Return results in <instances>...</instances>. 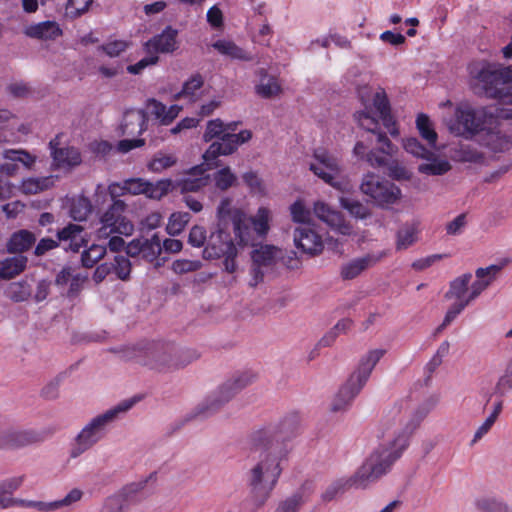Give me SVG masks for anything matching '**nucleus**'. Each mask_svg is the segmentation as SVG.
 I'll list each match as a JSON object with an SVG mask.
<instances>
[{
	"instance_id": "f257e3e1",
	"label": "nucleus",
	"mask_w": 512,
	"mask_h": 512,
	"mask_svg": "<svg viewBox=\"0 0 512 512\" xmlns=\"http://www.w3.org/2000/svg\"><path fill=\"white\" fill-rule=\"evenodd\" d=\"M289 450L285 446L257 447L251 445L253 463L245 472V483L249 489L253 511L265 506L282 474V463Z\"/></svg>"
},
{
	"instance_id": "f03ea898",
	"label": "nucleus",
	"mask_w": 512,
	"mask_h": 512,
	"mask_svg": "<svg viewBox=\"0 0 512 512\" xmlns=\"http://www.w3.org/2000/svg\"><path fill=\"white\" fill-rule=\"evenodd\" d=\"M406 448L405 436H395L392 441L376 448L354 473L358 487L365 489L387 474Z\"/></svg>"
},
{
	"instance_id": "7ed1b4c3",
	"label": "nucleus",
	"mask_w": 512,
	"mask_h": 512,
	"mask_svg": "<svg viewBox=\"0 0 512 512\" xmlns=\"http://www.w3.org/2000/svg\"><path fill=\"white\" fill-rule=\"evenodd\" d=\"M469 74L488 98L512 105V68L486 62L473 63Z\"/></svg>"
},
{
	"instance_id": "20e7f679",
	"label": "nucleus",
	"mask_w": 512,
	"mask_h": 512,
	"mask_svg": "<svg viewBox=\"0 0 512 512\" xmlns=\"http://www.w3.org/2000/svg\"><path fill=\"white\" fill-rule=\"evenodd\" d=\"M138 400L139 398L137 397L123 400L103 414L92 418L75 437L70 449V457L78 458L101 441L107 433L108 426L120 413H125L130 410Z\"/></svg>"
},
{
	"instance_id": "39448f33",
	"label": "nucleus",
	"mask_w": 512,
	"mask_h": 512,
	"mask_svg": "<svg viewBox=\"0 0 512 512\" xmlns=\"http://www.w3.org/2000/svg\"><path fill=\"white\" fill-rule=\"evenodd\" d=\"M386 353L385 349H374L361 357L357 369L339 389L331 403V411H345L366 385L374 367Z\"/></svg>"
},
{
	"instance_id": "423d86ee",
	"label": "nucleus",
	"mask_w": 512,
	"mask_h": 512,
	"mask_svg": "<svg viewBox=\"0 0 512 512\" xmlns=\"http://www.w3.org/2000/svg\"><path fill=\"white\" fill-rule=\"evenodd\" d=\"M143 365L159 372H172L182 369L199 358L196 350L181 348L171 342L151 345Z\"/></svg>"
},
{
	"instance_id": "0eeeda50",
	"label": "nucleus",
	"mask_w": 512,
	"mask_h": 512,
	"mask_svg": "<svg viewBox=\"0 0 512 512\" xmlns=\"http://www.w3.org/2000/svg\"><path fill=\"white\" fill-rule=\"evenodd\" d=\"M256 378V374L248 371L234 374L194 409L192 417H209L215 414L240 391L254 383Z\"/></svg>"
},
{
	"instance_id": "6e6552de",
	"label": "nucleus",
	"mask_w": 512,
	"mask_h": 512,
	"mask_svg": "<svg viewBox=\"0 0 512 512\" xmlns=\"http://www.w3.org/2000/svg\"><path fill=\"white\" fill-rule=\"evenodd\" d=\"M299 423L297 413H288L276 421L255 429L249 436V443L257 447L271 448L278 445L287 448L285 442L297 435Z\"/></svg>"
},
{
	"instance_id": "1a4fd4ad",
	"label": "nucleus",
	"mask_w": 512,
	"mask_h": 512,
	"mask_svg": "<svg viewBox=\"0 0 512 512\" xmlns=\"http://www.w3.org/2000/svg\"><path fill=\"white\" fill-rule=\"evenodd\" d=\"M494 124V114L491 107L473 108L468 104L458 106L454 113V119L448 123L451 133L465 138H471L487 125Z\"/></svg>"
},
{
	"instance_id": "9d476101",
	"label": "nucleus",
	"mask_w": 512,
	"mask_h": 512,
	"mask_svg": "<svg viewBox=\"0 0 512 512\" xmlns=\"http://www.w3.org/2000/svg\"><path fill=\"white\" fill-rule=\"evenodd\" d=\"M202 255L207 260L224 258V270L228 273L236 271L238 250L230 235L229 227L215 225L211 229Z\"/></svg>"
},
{
	"instance_id": "9b49d317",
	"label": "nucleus",
	"mask_w": 512,
	"mask_h": 512,
	"mask_svg": "<svg viewBox=\"0 0 512 512\" xmlns=\"http://www.w3.org/2000/svg\"><path fill=\"white\" fill-rule=\"evenodd\" d=\"M396 146L390 141L386 133H378L359 140L353 149L358 158L365 160L374 168L386 167L393 157Z\"/></svg>"
},
{
	"instance_id": "f8f14e48",
	"label": "nucleus",
	"mask_w": 512,
	"mask_h": 512,
	"mask_svg": "<svg viewBox=\"0 0 512 512\" xmlns=\"http://www.w3.org/2000/svg\"><path fill=\"white\" fill-rule=\"evenodd\" d=\"M115 184L109 186V193L113 199L112 204L101 215V227L97 230L98 238H108L111 234L130 236L134 231L133 223L124 216L127 208L123 200L116 199Z\"/></svg>"
},
{
	"instance_id": "ddd939ff",
	"label": "nucleus",
	"mask_w": 512,
	"mask_h": 512,
	"mask_svg": "<svg viewBox=\"0 0 512 512\" xmlns=\"http://www.w3.org/2000/svg\"><path fill=\"white\" fill-rule=\"evenodd\" d=\"M88 240V234L84 231L83 226L69 223L57 232V240L42 238L36 245L34 254L38 257L43 256L47 252L57 248L59 242L68 243L64 247L66 251L78 252L82 247L87 246Z\"/></svg>"
},
{
	"instance_id": "4468645a",
	"label": "nucleus",
	"mask_w": 512,
	"mask_h": 512,
	"mask_svg": "<svg viewBox=\"0 0 512 512\" xmlns=\"http://www.w3.org/2000/svg\"><path fill=\"white\" fill-rule=\"evenodd\" d=\"M233 225V231L237 245L246 246L251 242V230L248 227V216L239 208L232 207L230 198H223L217 207L216 225L229 227Z\"/></svg>"
},
{
	"instance_id": "2eb2a0df",
	"label": "nucleus",
	"mask_w": 512,
	"mask_h": 512,
	"mask_svg": "<svg viewBox=\"0 0 512 512\" xmlns=\"http://www.w3.org/2000/svg\"><path fill=\"white\" fill-rule=\"evenodd\" d=\"M360 189L381 208H388L397 203L402 195L397 185L373 173L364 176Z\"/></svg>"
},
{
	"instance_id": "dca6fc26",
	"label": "nucleus",
	"mask_w": 512,
	"mask_h": 512,
	"mask_svg": "<svg viewBox=\"0 0 512 512\" xmlns=\"http://www.w3.org/2000/svg\"><path fill=\"white\" fill-rule=\"evenodd\" d=\"M316 163L310 164V170L330 186L341 189V183L336 181V176L341 168L339 160L323 148H318L314 152Z\"/></svg>"
},
{
	"instance_id": "f3484780",
	"label": "nucleus",
	"mask_w": 512,
	"mask_h": 512,
	"mask_svg": "<svg viewBox=\"0 0 512 512\" xmlns=\"http://www.w3.org/2000/svg\"><path fill=\"white\" fill-rule=\"evenodd\" d=\"M295 246L309 255H317L323 250L321 236L310 225H301L294 230Z\"/></svg>"
},
{
	"instance_id": "a211bd4d",
	"label": "nucleus",
	"mask_w": 512,
	"mask_h": 512,
	"mask_svg": "<svg viewBox=\"0 0 512 512\" xmlns=\"http://www.w3.org/2000/svg\"><path fill=\"white\" fill-rule=\"evenodd\" d=\"M42 437L33 430H6L0 433V448L18 449L37 442Z\"/></svg>"
},
{
	"instance_id": "6ab92c4d",
	"label": "nucleus",
	"mask_w": 512,
	"mask_h": 512,
	"mask_svg": "<svg viewBox=\"0 0 512 512\" xmlns=\"http://www.w3.org/2000/svg\"><path fill=\"white\" fill-rule=\"evenodd\" d=\"M178 30L167 26L160 34L153 36L145 43L148 52L168 54L173 53L179 47Z\"/></svg>"
},
{
	"instance_id": "aec40b11",
	"label": "nucleus",
	"mask_w": 512,
	"mask_h": 512,
	"mask_svg": "<svg viewBox=\"0 0 512 512\" xmlns=\"http://www.w3.org/2000/svg\"><path fill=\"white\" fill-rule=\"evenodd\" d=\"M437 402L438 399L436 397H429L423 402H421L410 413L409 418L404 423V426L401 428V431L397 434V436H405L407 438L408 443L409 437L420 426V424L427 417V415L435 408Z\"/></svg>"
},
{
	"instance_id": "412c9836",
	"label": "nucleus",
	"mask_w": 512,
	"mask_h": 512,
	"mask_svg": "<svg viewBox=\"0 0 512 512\" xmlns=\"http://www.w3.org/2000/svg\"><path fill=\"white\" fill-rule=\"evenodd\" d=\"M232 133H225L219 139L210 144L208 149L203 155L205 163L209 168H215L219 166L217 158L221 155H230L238 148L234 141Z\"/></svg>"
},
{
	"instance_id": "4be33fe9",
	"label": "nucleus",
	"mask_w": 512,
	"mask_h": 512,
	"mask_svg": "<svg viewBox=\"0 0 512 512\" xmlns=\"http://www.w3.org/2000/svg\"><path fill=\"white\" fill-rule=\"evenodd\" d=\"M313 210L321 221L337 229L341 234L349 235L351 233V226L344 221L342 214L326 203L322 201L315 202Z\"/></svg>"
},
{
	"instance_id": "5701e85b",
	"label": "nucleus",
	"mask_w": 512,
	"mask_h": 512,
	"mask_svg": "<svg viewBox=\"0 0 512 512\" xmlns=\"http://www.w3.org/2000/svg\"><path fill=\"white\" fill-rule=\"evenodd\" d=\"M387 255L385 251L379 253H370L363 257L353 259L341 268V276L345 280H351L357 277L362 271L375 265Z\"/></svg>"
},
{
	"instance_id": "b1692460",
	"label": "nucleus",
	"mask_w": 512,
	"mask_h": 512,
	"mask_svg": "<svg viewBox=\"0 0 512 512\" xmlns=\"http://www.w3.org/2000/svg\"><path fill=\"white\" fill-rule=\"evenodd\" d=\"M202 166H195L189 172L187 177L173 181V190H179L181 193L197 192L209 183V176L203 175Z\"/></svg>"
},
{
	"instance_id": "393cba45",
	"label": "nucleus",
	"mask_w": 512,
	"mask_h": 512,
	"mask_svg": "<svg viewBox=\"0 0 512 512\" xmlns=\"http://www.w3.org/2000/svg\"><path fill=\"white\" fill-rule=\"evenodd\" d=\"M56 140H51L49 146L51 148V156L55 165L59 168H70L78 166L81 161V154L74 147L57 148Z\"/></svg>"
},
{
	"instance_id": "a878e982",
	"label": "nucleus",
	"mask_w": 512,
	"mask_h": 512,
	"mask_svg": "<svg viewBox=\"0 0 512 512\" xmlns=\"http://www.w3.org/2000/svg\"><path fill=\"white\" fill-rule=\"evenodd\" d=\"M501 270L498 265H490L486 268H478L475 272L477 280L471 284L470 293L465 301L468 304L475 300L495 279L496 274Z\"/></svg>"
},
{
	"instance_id": "bb28decb",
	"label": "nucleus",
	"mask_w": 512,
	"mask_h": 512,
	"mask_svg": "<svg viewBox=\"0 0 512 512\" xmlns=\"http://www.w3.org/2000/svg\"><path fill=\"white\" fill-rule=\"evenodd\" d=\"M373 106L379 114L383 125L388 129L391 135L395 136L398 131L394 127L395 121L391 114L390 102L383 88H379L373 97Z\"/></svg>"
},
{
	"instance_id": "cd10ccee",
	"label": "nucleus",
	"mask_w": 512,
	"mask_h": 512,
	"mask_svg": "<svg viewBox=\"0 0 512 512\" xmlns=\"http://www.w3.org/2000/svg\"><path fill=\"white\" fill-rule=\"evenodd\" d=\"M24 476H14L0 482V508L6 509L23 504V499L13 498L12 494L19 489Z\"/></svg>"
},
{
	"instance_id": "c85d7f7f",
	"label": "nucleus",
	"mask_w": 512,
	"mask_h": 512,
	"mask_svg": "<svg viewBox=\"0 0 512 512\" xmlns=\"http://www.w3.org/2000/svg\"><path fill=\"white\" fill-rule=\"evenodd\" d=\"M148 119L143 110H130L124 114L121 124L123 134H142L147 129Z\"/></svg>"
},
{
	"instance_id": "c756f323",
	"label": "nucleus",
	"mask_w": 512,
	"mask_h": 512,
	"mask_svg": "<svg viewBox=\"0 0 512 512\" xmlns=\"http://www.w3.org/2000/svg\"><path fill=\"white\" fill-rule=\"evenodd\" d=\"M36 235L25 229L14 232L8 242L7 251L11 254L23 253L28 251L36 242Z\"/></svg>"
},
{
	"instance_id": "7c9ffc66",
	"label": "nucleus",
	"mask_w": 512,
	"mask_h": 512,
	"mask_svg": "<svg viewBox=\"0 0 512 512\" xmlns=\"http://www.w3.org/2000/svg\"><path fill=\"white\" fill-rule=\"evenodd\" d=\"M271 219V212L266 207H260L254 217H248V227L251 230V242L249 245L254 246L253 234H257L258 237L264 238L269 229V221ZM248 246V244L246 245Z\"/></svg>"
},
{
	"instance_id": "2f4dec72",
	"label": "nucleus",
	"mask_w": 512,
	"mask_h": 512,
	"mask_svg": "<svg viewBox=\"0 0 512 512\" xmlns=\"http://www.w3.org/2000/svg\"><path fill=\"white\" fill-rule=\"evenodd\" d=\"M203 85V76L199 73L193 74L183 83L182 89L177 94H175V99H187L191 102H195L200 99V90Z\"/></svg>"
},
{
	"instance_id": "473e14b6",
	"label": "nucleus",
	"mask_w": 512,
	"mask_h": 512,
	"mask_svg": "<svg viewBox=\"0 0 512 512\" xmlns=\"http://www.w3.org/2000/svg\"><path fill=\"white\" fill-rule=\"evenodd\" d=\"M27 257L23 255L8 257L0 261V278L11 279L22 273L27 265Z\"/></svg>"
},
{
	"instance_id": "72a5a7b5",
	"label": "nucleus",
	"mask_w": 512,
	"mask_h": 512,
	"mask_svg": "<svg viewBox=\"0 0 512 512\" xmlns=\"http://www.w3.org/2000/svg\"><path fill=\"white\" fill-rule=\"evenodd\" d=\"M59 25L52 21H45L27 28L26 34L37 39H55L61 35Z\"/></svg>"
},
{
	"instance_id": "f704fd0d",
	"label": "nucleus",
	"mask_w": 512,
	"mask_h": 512,
	"mask_svg": "<svg viewBox=\"0 0 512 512\" xmlns=\"http://www.w3.org/2000/svg\"><path fill=\"white\" fill-rule=\"evenodd\" d=\"M472 279L471 273H465L450 282L449 290L445 293L448 300L456 299L457 301L465 300V295L469 290V284Z\"/></svg>"
},
{
	"instance_id": "c9c22d12",
	"label": "nucleus",
	"mask_w": 512,
	"mask_h": 512,
	"mask_svg": "<svg viewBox=\"0 0 512 512\" xmlns=\"http://www.w3.org/2000/svg\"><path fill=\"white\" fill-rule=\"evenodd\" d=\"M352 487L361 489L358 487V481L355 479V474L348 478L337 479L332 484H330L323 492L322 499L325 502H329L333 500L337 495L344 493L347 489Z\"/></svg>"
},
{
	"instance_id": "e433bc0d",
	"label": "nucleus",
	"mask_w": 512,
	"mask_h": 512,
	"mask_svg": "<svg viewBox=\"0 0 512 512\" xmlns=\"http://www.w3.org/2000/svg\"><path fill=\"white\" fill-rule=\"evenodd\" d=\"M259 75L261 80L255 90L260 97L269 99L281 92V87L275 77H268L264 69L259 70Z\"/></svg>"
},
{
	"instance_id": "4c0bfd02",
	"label": "nucleus",
	"mask_w": 512,
	"mask_h": 512,
	"mask_svg": "<svg viewBox=\"0 0 512 512\" xmlns=\"http://www.w3.org/2000/svg\"><path fill=\"white\" fill-rule=\"evenodd\" d=\"M31 294L32 287L27 280L11 282L6 288V296L13 302L27 301Z\"/></svg>"
},
{
	"instance_id": "58836bf2",
	"label": "nucleus",
	"mask_w": 512,
	"mask_h": 512,
	"mask_svg": "<svg viewBox=\"0 0 512 512\" xmlns=\"http://www.w3.org/2000/svg\"><path fill=\"white\" fill-rule=\"evenodd\" d=\"M277 248L272 245H262L251 253L254 265L265 268L271 267L276 261Z\"/></svg>"
},
{
	"instance_id": "ea45409f",
	"label": "nucleus",
	"mask_w": 512,
	"mask_h": 512,
	"mask_svg": "<svg viewBox=\"0 0 512 512\" xmlns=\"http://www.w3.org/2000/svg\"><path fill=\"white\" fill-rule=\"evenodd\" d=\"M354 117L359 126L366 131V137L372 135L376 136L378 133H384L380 130L378 120L371 115L368 107L363 111L356 112ZM362 138L364 139L365 136L363 135Z\"/></svg>"
},
{
	"instance_id": "a19ab883",
	"label": "nucleus",
	"mask_w": 512,
	"mask_h": 512,
	"mask_svg": "<svg viewBox=\"0 0 512 512\" xmlns=\"http://www.w3.org/2000/svg\"><path fill=\"white\" fill-rule=\"evenodd\" d=\"M219 53L230 56L234 59H240L245 61L252 60L242 48L238 47L235 43L226 40H218L212 45Z\"/></svg>"
},
{
	"instance_id": "79ce46f5",
	"label": "nucleus",
	"mask_w": 512,
	"mask_h": 512,
	"mask_svg": "<svg viewBox=\"0 0 512 512\" xmlns=\"http://www.w3.org/2000/svg\"><path fill=\"white\" fill-rule=\"evenodd\" d=\"M427 161V163H422L418 167V171L422 174L440 176L447 173L451 169V164L449 161L438 159L435 154L431 160Z\"/></svg>"
},
{
	"instance_id": "37998d69",
	"label": "nucleus",
	"mask_w": 512,
	"mask_h": 512,
	"mask_svg": "<svg viewBox=\"0 0 512 512\" xmlns=\"http://www.w3.org/2000/svg\"><path fill=\"white\" fill-rule=\"evenodd\" d=\"M416 126L421 137L428 142L431 148H434L436 146L438 136L429 117L426 114H419L416 119Z\"/></svg>"
},
{
	"instance_id": "c03bdc74",
	"label": "nucleus",
	"mask_w": 512,
	"mask_h": 512,
	"mask_svg": "<svg viewBox=\"0 0 512 512\" xmlns=\"http://www.w3.org/2000/svg\"><path fill=\"white\" fill-rule=\"evenodd\" d=\"M4 160L11 163L22 164L26 168H31L36 158L24 149H5L2 152Z\"/></svg>"
},
{
	"instance_id": "a18cd8bd",
	"label": "nucleus",
	"mask_w": 512,
	"mask_h": 512,
	"mask_svg": "<svg viewBox=\"0 0 512 512\" xmlns=\"http://www.w3.org/2000/svg\"><path fill=\"white\" fill-rule=\"evenodd\" d=\"M417 241V229L413 225H405L396 235V250H406Z\"/></svg>"
},
{
	"instance_id": "49530a36",
	"label": "nucleus",
	"mask_w": 512,
	"mask_h": 512,
	"mask_svg": "<svg viewBox=\"0 0 512 512\" xmlns=\"http://www.w3.org/2000/svg\"><path fill=\"white\" fill-rule=\"evenodd\" d=\"M162 247L160 238L154 234L150 239L142 238L141 256L148 262H153L161 254Z\"/></svg>"
},
{
	"instance_id": "de8ad7c7",
	"label": "nucleus",
	"mask_w": 512,
	"mask_h": 512,
	"mask_svg": "<svg viewBox=\"0 0 512 512\" xmlns=\"http://www.w3.org/2000/svg\"><path fill=\"white\" fill-rule=\"evenodd\" d=\"M107 252V248L102 245L92 244L81 254V263L85 268H92L99 260H101Z\"/></svg>"
},
{
	"instance_id": "09e8293b",
	"label": "nucleus",
	"mask_w": 512,
	"mask_h": 512,
	"mask_svg": "<svg viewBox=\"0 0 512 512\" xmlns=\"http://www.w3.org/2000/svg\"><path fill=\"white\" fill-rule=\"evenodd\" d=\"M173 190V181L170 179H162L155 183L147 181L145 195L151 199H161L169 191Z\"/></svg>"
},
{
	"instance_id": "8fccbe9b",
	"label": "nucleus",
	"mask_w": 512,
	"mask_h": 512,
	"mask_svg": "<svg viewBox=\"0 0 512 512\" xmlns=\"http://www.w3.org/2000/svg\"><path fill=\"white\" fill-rule=\"evenodd\" d=\"M191 215L188 212L173 213L168 221L166 230L171 236L179 235L189 223Z\"/></svg>"
},
{
	"instance_id": "3c124183",
	"label": "nucleus",
	"mask_w": 512,
	"mask_h": 512,
	"mask_svg": "<svg viewBox=\"0 0 512 512\" xmlns=\"http://www.w3.org/2000/svg\"><path fill=\"white\" fill-rule=\"evenodd\" d=\"M404 149L409 154L417 157L422 158L425 160H431L434 156V152L430 149H427L424 147L421 142L414 137L407 138L403 143Z\"/></svg>"
},
{
	"instance_id": "603ef678",
	"label": "nucleus",
	"mask_w": 512,
	"mask_h": 512,
	"mask_svg": "<svg viewBox=\"0 0 512 512\" xmlns=\"http://www.w3.org/2000/svg\"><path fill=\"white\" fill-rule=\"evenodd\" d=\"M512 391V358L506 364L504 373L499 377L495 387L494 394L504 397Z\"/></svg>"
},
{
	"instance_id": "864d4df0",
	"label": "nucleus",
	"mask_w": 512,
	"mask_h": 512,
	"mask_svg": "<svg viewBox=\"0 0 512 512\" xmlns=\"http://www.w3.org/2000/svg\"><path fill=\"white\" fill-rule=\"evenodd\" d=\"M91 210L92 205L90 200L86 197H79L78 199L74 200L71 205L70 216L75 221H84L91 213Z\"/></svg>"
},
{
	"instance_id": "5fc2aeb1",
	"label": "nucleus",
	"mask_w": 512,
	"mask_h": 512,
	"mask_svg": "<svg viewBox=\"0 0 512 512\" xmlns=\"http://www.w3.org/2000/svg\"><path fill=\"white\" fill-rule=\"evenodd\" d=\"M340 204L344 209L349 211V213L356 218L366 219L370 216L369 209L357 200L341 197Z\"/></svg>"
},
{
	"instance_id": "6e6d98bb",
	"label": "nucleus",
	"mask_w": 512,
	"mask_h": 512,
	"mask_svg": "<svg viewBox=\"0 0 512 512\" xmlns=\"http://www.w3.org/2000/svg\"><path fill=\"white\" fill-rule=\"evenodd\" d=\"M477 509L480 512H512L509 506L495 498H483L476 502Z\"/></svg>"
},
{
	"instance_id": "4d7b16f0",
	"label": "nucleus",
	"mask_w": 512,
	"mask_h": 512,
	"mask_svg": "<svg viewBox=\"0 0 512 512\" xmlns=\"http://www.w3.org/2000/svg\"><path fill=\"white\" fill-rule=\"evenodd\" d=\"M214 181L218 189L225 191L236 184L237 177L229 167H224L214 174Z\"/></svg>"
},
{
	"instance_id": "13d9d810",
	"label": "nucleus",
	"mask_w": 512,
	"mask_h": 512,
	"mask_svg": "<svg viewBox=\"0 0 512 512\" xmlns=\"http://www.w3.org/2000/svg\"><path fill=\"white\" fill-rule=\"evenodd\" d=\"M110 264L113 265L112 273H115L117 278L123 281L129 279L132 265L127 257L123 255H117L114 257L113 262H110Z\"/></svg>"
},
{
	"instance_id": "bf43d9fd",
	"label": "nucleus",
	"mask_w": 512,
	"mask_h": 512,
	"mask_svg": "<svg viewBox=\"0 0 512 512\" xmlns=\"http://www.w3.org/2000/svg\"><path fill=\"white\" fill-rule=\"evenodd\" d=\"M176 162L177 158L175 156L158 152L148 164V168L153 172H161L172 167Z\"/></svg>"
},
{
	"instance_id": "052dcab7",
	"label": "nucleus",
	"mask_w": 512,
	"mask_h": 512,
	"mask_svg": "<svg viewBox=\"0 0 512 512\" xmlns=\"http://www.w3.org/2000/svg\"><path fill=\"white\" fill-rule=\"evenodd\" d=\"M303 504L302 494L296 492L284 500H281L274 512H298Z\"/></svg>"
},
{
	"instance_id": "680f3d73",
	"label": "nucleus",
	"mask_w": 512,
	"mask_h": 512,
	"mask_svg": "<svg viewBox=\"0 0 512 512\" xmlns=\"http://www.w3.org/2000/svg\"><path fill=\"white\" fill-rule=\"evenodd\" d=\"M206 229L200 225H194L188 235V243L196 248L205 247L208 242Z\"/></svg>"
},
{
	"instance_id": "e2e57ef3",
	"label": "nucleus",
	"mask_w": 512,
	"mask_h": 512,
	"mask_svg": "<svg viewBox=\"0 0 512 512\" xmlns=\"http://www.w3.org/2000/svg\"><path fill=\"white\" fill-rule=\"evenodd\" d=\"M291 216L294 222L301 223L302 225H310V211L305 207L301 200L295 201L290 206Z\"/></svg>"
},
{
	"instance_id": "0e129e2a",
	"label": "nucleus",
	"mask_w": 512,
	"mask_h": 512,
	"mask_svg": "<svg viewBox=\"0 0 512 512\" xmlns=\"http://www.w3.org/2000/svg\"><path fill=\"white\" fill-rule=\"evenodd\" d=\"M225 131V125L220 119L210 120L207 123L206 131L203 135L205 142H210L214 138H220Z\"/></svg>"
},
{
	"instance_id": "69168bd1",
	"label": "nucleus",
	"mask_w": 512,
	"mask_h": 512,
	"mask_svg": "<svg viewBox=\"0 0 512 512\" xmlns=\"http://www.w3.org/2000/svg\"><path fill=\"white\" fill-rule=\"evenodd\" d=\"M202 263L199 260L179 259L173 262L172 270L176 274H185L197 271L201 268Z\"/></svg>"
},
{
	"instance_id": "338daca9",
	"label": "nucleus",
	"mask_w": 512,
	"mask_h": 512,
	"mask_svg": "<svg viewBox=\"0 0 512 512\" xmlns=\"http://www.w3.org/2000/svg\"><path fill=\"white\" fill-rule=\"evenodd\" d=\"M93 0H68L66 4V13L76 18L88 11Z\"/></svg>"
},
{
	"instance_id": "774afa93",
	"label": "nucleus",
	"mask_w": 512,
	"mask_h": 512,
	"mask_svg": "<svg viewBox=\"0 0 512 512\" xmlns=\"http://www.w3.org/2000/svg\"><path fill=\"white\" fill-rule=\"evenodd\" d=\"M124 502L120 495L109 496L104 500L100 512H123Z\"/></svg>"
}]
</instances>
